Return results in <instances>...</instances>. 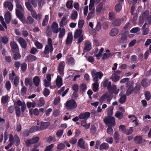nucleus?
Segmentation results:
<instances>
[{"mask_svg": "<svg viewBox=\"0 0 151 151\" xmlns=\"http://www.w3.org/2000/svg\"><path fill=\"white\" fill-rule=\"evenodd\" d=\"M47 44L48 45H45L43 51L44 54L45 55L49 54L50 52L52 53L53 51L52 40L51 38H49L47 39Z\"/></svg>", "mask_w": 151, "mask_h": 151, "instance_id": "nucleus-1", "label": "nucleus"}, {"mask_svg": "<svg viewBox=\"0 0 151 151\" xmlns=\"http://www.w3.org/2000/svg\"><path fill=\"white\" fill-rule=\"evenodd\" d=\"M82 29H78L75 31L74 34V38L76 39L79 38L77 42H76V43H81L83 40V35H82Z\"/></svg>", "mask_w": 151, "mask_h": 151, "instance_id": "nucleus-2", "label": "nucleus"}, {"mask_svg": "<svg viewBox=\"0 0 151 151\" xmlns=\"http://www.w3.org/2000/svg\"><path fill=\"white\" fill-rule=\"evenodd\" d=\"M77 106L76 102L73 99L68 101L65 103V106L66 108L70 110L76 108Z\"/></svg>", "mask_w": 151, "mask_h": 151, "instance_id": "nucleus-3", "label": "nucleus"}, {"mask_svg": "<svg viewBox=\"0 0 151 151\" xmlns=\"http://www.w3.org/2000/svg\"><path fill=\"white\" fill-rule=\"evenodd\" d=\"M112 98V97L107 93L103 94L100 98L99 101L101 104L105 101L106 99L108 102H110Z\"/></svg>", "mask_w": 151, "mask_h": 151, "instance_id": "nucleus-4", "label": "nucleus"}, {"mask_svg": "<svg viewBox=\"0 0 151 151\" xmlns=\"http://www.w3.org/2000/svg\"><path fill=\"white\" fill-rule=\"evenodd\" d=\"M104 122L106 124H109V125L111 126H114L116 124L115 118L114 117L109 116L105 118L104 119Z\"/></svg>", "mask_w": 151, "mask_h": 151, "instance_id": "nucleus-5", "label": "nucleus"}, {"mask_svg": "<svg viewBox=\"0 0 151 151\" xmlns=\"http://www.w3.org/2000/svg\"><path fill=\"white\" fill-rule=\"evenodd\" d=\"M149 12L148 10H146L139 17V22L142 24L144 22L145 19L149 17Z\"/></svg>", "mask_w": 151, "mask_h": 151, "instance_id": "nucleus-6", "label": "nucleus"}, {"mask_svg": "<svg viewBox=\"0 0 151 151\" xmlns=\"http://www.w3.org/2000/svg\"><path fill=\"white\" fill-rule=\"evenodd\" d=\"M11 50L12 52H19V49L17 43L14 41H11L10 43Z\"/></svg>", "mask_w": 151, "mask_h": 151, "instance_id": "nucleus-7", "label": "nucleus"}, {"mask_svg": "<svg viewBox=\"0 0 151 151\" xmlns=\"http://www.w3.org/2000/svg\"><path fill=\"white\" fill-rule=\"evenodd\" d=\"M84 47L83 51L87 52L90 51L92 47L90 42L89 41H86L84 43Z\"/></svg>", "mask_w": 151, "mask_h": 151, "instance_id": "nucleus-8", "label": "nucleus"}, {"mask_svg": "<svg viewBox=\"0 0 151 151\" xmlns=\"http://www.w3.org/2000/svg\"><path fill=\"white\" fill-rule=\"evenodd\" d=\"M90 113L88 112H83L80 114L78 116V117L80 119L87 120L90 117Z\"/></svg>", "mask_w": 151, "mask_h": 151, "instance_id": "nucleus-9", "label": "nucleus"}, {"mask_svg": "<svg viewBox=\"0 0 151 151\" xmlns=\"http://www.w3.org/2000/svg\"><path fill=\"white\" fill-rule=\"evenodd\" d=\"M32 17L36 19H38L40 21L42 18V15L41 14L38 13L37 14L36 12L34 10L30 12Z\"/></svg>", "mask_w": 151, "mask_h": 151, "instance_id": "nucleus-10", "label": "nucleus"}, {"mask_svg": "<svg viewBox=\"0 0 151 151\" xmlns=\"http://www.w3.org/2000/svg\"><path fill=\"white\" fill-rule=\"evenodd\" d=\"M67 16H64L62 18L59 23V25L60 27H64V26L68 22L67 20L68 19Z\"/></svg>", "mask_w": 151, "mask_h": 151, "instance_id": "nucleus-11", "label": "nucleus"}, {"mask_svg": "<svg viewBox=\"0 0 151 151\" xmlns=\"http://www.w3.org/2000/svg\"><path fill=\"white\" fill-rule=\"evenodd\" d=\"M18 42L21 47L24 49H25L27 47V43L24 39L22 37H20L18 40Z\"/></svg>", "mask_w": 151, "mask_h": 151, "instance_id": "nucleus-12", "label": "nucleus"}, {"mask_svg": "<svg viewBox=\"0 0 151 151\" xmlns=\"http://www.w3.org/2000/svg\"><path fill=\"white\" fill-rule=\"evenodd\" d=\"M58 27V24L56 22H54L52 23L51 26V28L52 30L54 33H56L59 32Z\"/></svg>", "mask_w": 151, "mask_h": 151, "instance_id": "nucleus-13", "label": "nucleus"}, {"mask_svg": "<svg viewBox=\"0 0 151 151\" xmlns=\"http://www.w3.org/2000/svg\"><path fill=\"white\" fill-rule=\"evenodd\" d=\"M26 60L25 61L28 62H32L36 61L37 60V58L35 56L30 54L26 57Z\"/></svg>", "mask_w": 151, "mask_h": 151, "instance_id": "nucleus-14", "label": "nucleus"}, {"mask_svg": "<svg viewBox=\"0 0 151 151\" xmlns=\"http://www.w3.org/2000/svg\"><path fill=\"white\" fill-rule=\"evenodd\" d=\"M73 38L72 34L69 32L68 34L67 37L65 41V43L67 45H69L72 42Z\"/></svg>", "mask_w": 151, "mask_h": 151, "instance_id": "nucleus-15", "label": "nucleus"}, {"mask_svg": "<svg viewBox=\"0 0 151 151\" xmlns=\"http://www.w3.org/2000/svg\"><path fill=\"white\" fill-rule=\"evenodd\" d=\"M85 142L83 140L82 138L79 139L78 142V146L81 148L85 149H86V147L85 145Z\"/></svg>", "mask_w": 151, "mask_h": 151, "instance_id": "nucleus-16", "label": "nucleus"}, {"mask_svg": "<svg viewBox=\"0 0 151 151\" xmlns=\"http://www.w3.org/2000/svg\"><path fill=\"white\" fill-rule=\"evenodd\" d=\"M56 83L57 86L58 88H60L63 84L62 78L59 76L57 77Z\"/></svg>", "mask_w": 151, "mask_h": 151, "instance_id": "nucleus-17", "label": "nucleus"}, {"mask_svg": "<svg viewBox=\"0 0 151 151\" xmlns=\"http://www.w3.org/2000/svg\"><path fill=\"white\" fill-rule=\"evenodd\" d=\"M143 140V138L141 136H137L134 137V140L137 144H140Z\"/></svg>", "mask_w": 151, "mask_h": 151, "instance_id": "nucleus-18", "label": "nucleus"}, {"mask_svg": "<svg viewBox=\"0 0 151 151\" xmlns=\"http://www.w3.org/2000/svg\"><path fill=\"white\" fill-rule=\"evenodd\" d=\"M4 7H8V9L11 11L13 9V6L12 3L9 1H5L4 3Z\"/></svg>", "mask_w": 151, "mask_h": 151, "instance_id": "nucleus-19", "label": "nucleus"}, {"mask_svg": "<svg viewBox=\"0 0 151 151\" xmlns=\"http://www.w3.org/2000/svg\"><path fill=\"white\" fill-rule=\"evenodd\" d=\"M11 13L9 11H7L4 15V19L6 22L9 24L11 20Z\"/></svg>", "mask_w": 151, "mask_h": 151, "instance_id": "nucleus-20", "label": "nucleus"}, {"mask_svg": "<svg viewBox=\"0 0 151 151\" xmlns=\"http://www.w3.org/2000/svg\"><path fill=\"white\" fill-rule=\"evenodd\" d=\"M29 114L31 115L33 114L35 116H38L39 115V111L37 108H35L33 110L32 109H29Z\"/></svg>", "mask_w": 151, "mask_h": 151, "instance_id": "nucleus-21", "label": "nucleus"}, {"mask_svg": "<svg viewBox=\"0 0 151 151\" xmlns=\"http://www.w3.org/2000/svg\"><path fill=\"white\" fill-rule=\"evenodd\" d=\"M40 78L38 76H35L33 79V82L35 86L36 87H37L39 86L40 84Z\"/></svg>", "mask_w": 151, "mask_h": 151, "instance_id": "nucleus-22", "label": "nucleus"}, {"mask_svg": "<svg viewBox=\"0 0 151 151\" xmlns=\"http://www.w3.org/2000/svg\"><path fill=\"white\" fill-rule=\"evenodd\" d=\"M141 85L144 87H147L150 84V81L146 78H144L141 81Z\"/></svg>", "mask_w": 151, "mask_h": 151, "instance_id": "nucleus-23", "label": "nucleus"}, {"mask_svg": "<svg viewBox=\"0 0 151 151\" xmlns=\"http://www.w3.org/2000/svg\"><path fill=\"white\" fill-rule=\"evenodd\" d=\"M119 32V30L117 28L112 29L109 33V35L111 36H114L117 35Z\"/></svg>", "mask_w": 151, "mask_h": 151, "instance_id": "nucleus-24", "label": "nucleus"}, {"mask_svg": "<svg viewBox=\"0 0 151 151\" xmlns=\"http://www.w3.org/2000/svg\"><path fill=\"white\" fill-rule=\"evenodd\" d=\"M50 123L49 122H43L41 124L40 127L41 130L46 129L49 125Z\"/></svg>", "mask_w": 151, "mask_h": 151, "instance_id": "nucleus-25", "label": "nucleus"}, {"mask_svg": "<svg viewBox=\"0 0 151 151\" xmlns=\"http://www.w3.org/2000/svg\"><path fill=\"white\" fill-rule=\"evenodd\" d=\"M45 104V101L43 98H40L37 102V104L38 106L41 107L43 106Z\"/></svg>", "mask_w": 151, "mask_h": 151, "instance_id": "nucleus-26", "label": "nucleus"}, {"mask_svg": "<svg viewBox=\"0 0 151 151\" xmlns=\"http://www.w3.org/2000/svg\"><path fill=\"white\" fill-rule=\"evenodd\" d=\"M121 20L120 19H117L112 22V24L114 27H117L120 25Z\"/></svg>", "mask_w": 151, "mask_h": 151, "instance_id": "nucleus-27", "label": "nucleus"}, {"mask_svg": "<svg viewBox=\"0 0 151 151\" xmlns=\"http://www.w3.org/2000/svg\"><path fill=\"white\" fill-rule=\"evenodd\" d=\"M25 5L27 10L30 12H32L33 10V7L31 5V2H25Z\"/></svg>", "mask_w": 151, "mask_h": 151, "instance_id": "nucleus-28", "label": "nucleus"}, {"mask_svg": "<svg viewBox=\"0 0 151 151\" xmlns=\"http://www.w3.org/2000/svg\"><path fill=\"white\" fill-rule=\"evenodd\" d=\"M133 92L134 89H133V86L132 85H130L129 87L127 90L126 94L127 96H129Z\"/></svg>", "mask_w": 151, "mask_h": 151, "instance_id": "nucleus-29", "label": "nucleus"}, {"mask_svg": "<svg viewBox=\"0 0 151 151\" xmlns=\"http://www.w3.org/2000/svg\"><path fill=\"white\" fill-rule=\"evenodd\" d=\"M141 86L139 84H136L134 87H133L134 92V93H137L140 90Z\"/></svg>", "mask_w": 151, "mask_h": 151, "instance_id": "nucleus-30", "label": "nucleus"}, {"mask_svg": "<svg viewBox=\"0 0 151 151\" xmlns=\"http://www.w3.org/2000/svg\"><path fill=\"white\" fill-rule=\"evenodd\" d=\"M16 14L17 17L20 19H23V15L22 12L19 9H16Z\"/></svg>", "mask_w": 151, "mask_h": 151, "instance_id": "nucleus-31", "label": "nucleus"}, {"mask_svg": "<svg viewBox=\"0 0 151 151\" xmlns=\"http://www.w3.org/2000/svg\"><path fill=\"white\" fill-rule=\"evenodd\" d=\"M14 53L13 55V57L14 59L15 60H17L20 59L21 55L18 52H13Z\"/></svg>", "mask_w": 151, "mask_h": 151, "instance_id": "nucleus-32", "label": "nucleus"}, {"mask_svg": "<svg viewBox=\"0 0 151 151\" xmlns=\"http://www.w3.org/2000/svg\"><path fill=\"white\" fill-rule=\"evenodd\" d=\"M8 38L6 36L0 37V42L3 43L4 44H6L8 42Z\"/></svg>", "mask_w": 151, "mask_h": 151, "instance_id": "nucleus-33", "label": "nucleus"}, {"mask_svg": "<svg viewBox=\"0 0 151 151\" xmlns=\"http://www.w3.org/2000/svg\"><path fill=\"white\" fill-rule=\"evenodd\" d=\"M34 19L30 16H29L27 18L26 23L27 24H30L33 23Z\"/></svg>", "mask_w": 151, "mask_h": 151, "instance_id": "nucleus-34", "label": "nucleus"}, {"mask_svg": "<svg viewBox=\"0 0 151 151\" xmlns=\"http://www.w3.org/2000/svg\"><path fill=\"white\" fill-rule=\"evenodd\" d=\"M58 72L60 74H61L63 72L64 69V67L63 63H60L58 65Z\"/></svg>", "mask_w": 151, "mask_h": 151, "instance_id": "nucleus-35", "label": "nucleus"}, {"mask_svg": "<svg viewBox=\"0 0 151 151\" xmlns=\"http://www.w3.org/2000/svg\"><path fill=\"white\" fill-rule=\"evenodd\" d=\"M86 88V86L84 83L81 84L80 86V91L83 93L85 92Z\"/></svg>", "mask_w": 151, "mask_h": 151, "instance_id": "nucleus-36", "label": "nucleus"}, {"mask_svg": "<svg viewBox=\"0 0 151 151\" xmlns=\"http://www.w3.org/2000/svg\"><path fill=\"white\" fill-rule=\"evenodd\" d=\"M109 147V145L108 143L104 142L101 144L99 147V149L100 150L106 149Z\"/></svg>", "mask_w": 151, "mask_h": 151, "instance_id": "nucleus-37", "label": "nucleus"}, {"mask_svg": "<svg viewBox=\"0 0 151 151\" xmlns=\"http://www.w3.org/2000/svg\"><path fill=\"white\" fill-rule=\"evenodd\" d=\"M126 99L127 97L126 95L125 94L121 96L119 99V101L120 104H123L125 102L126 100Z\"/></svg>", "mask_w": 151, "mask_h": 151, "instance_id": "nucleus-38", "label": "nucleus"}, {"mask_svg": "<svg viewBox=\"0 0 151 151\" xmlns=\"http://www.w3.org/2000/svg\"><path fill=\"white\" fill-rule=\"evenodd\" d=\"M115 116L119 119H121L123 117V113L118 111L115 113Z\"/></svg>", "mask_w": 151, "mask_h": 151, "instance_id": "nucleus-39", "label": "nucleus"}, {"mask_svg": "<svg viewBox=\"0 0 151 151\" xmlns=\"http://www.w3.org/2000/svg\"><path fill=\"white\" fill-rule=\"evenodd\" d=\"M16 115L17 116L19 117L21 113L20 108L18 106H15Z\"/></svg>", "mask_w": 151, "mask_h": 151, "instance_id": "nucleus-40", "label": "nucleus"}, {"mask_svg": "<svg viewBox=\"0 0 151 151\" xmlns=\"http://www.w3.org/2000/svg\"><path fill=\"white\" fill-rule=\"evenodd\" d=\"M122 9V6L121 4H117L115 6V9L117 13H119Z\"/></svg>", "mask_w": 151, "mask_h": 151, "instance_id": "nucleus-41", "label": "nucleus"}, {"mask_svg": "<svg viewBox=\"0 0 151 151\" xmlns=\"http://www.w3.org/2000/svg\"><path fill=\"white\" fill-rule=\"evenodd\" d=\"M103 3L101 2L96 6V11L97 12H100L102 10Z\"/></svg>", "mask_w": 151, "mask_h": 151, "instance_id": "nucleus-42", "label": "nucleus"}, {"mask_svg": "<svg viewBox=\"0 0 151 151\" xmlns=\"http://www.w3.org/2000/svg\"><path fill=\"white\" fill-rule=\"evenodd\" d=\"M77 17L78 13L77 12L74 10H73V13H72L71 15V19L72 20L76 19L77 18Z\"/></svg>", "mask_w": 151, "mask_h": 151, "instance_id": "nucleus-43", "label": "nucleus"}, {"mask_svg": "<svg viewBox=\"0 0 151 151\" xmlns=\"http://www.w3.org/2000/svg\"><path fill=\"white\" fill-rule=\"evenodd\" d=\"M81 125L84 127L86 129H88L90 127V124L87 125L86 120H84L81 121Z\"/></svg>", "mask_w": 151, "mask_h": 151, "instance_id": "nucleus-44", "label": "nucleus"}, {"mask_svg": "<svg viewBox=\"0 0 151 151\" xmlns=\"http://www.w3.org/2000/svg\"><path fill=\"white\" fill-rule=\"evenodd\" d=\"M65 34V29L63 28L60 31L58 35L59 37L60 38H62L63 37Z\"/></svg>", "mask_w": 151, "mask_h": 151, "instance_id": "nucleus-45", "label": "nucleus"}, {"mask_svg": "<svg viewBox=\"0 0 151 151\" xmlns=\"http://www.w3.org/2000/svg\"><path fill=\"white\" fill-rule=\"evenodd\" d=\"M48 20V16L47 15H45V18L43 19L42 23V26H46Z\"/></svg>", "mask_w": 151, "mask_h": 151, "instance_id": "nucleus-46", "label": "nucleus"}, {"mask_svg": "<svg viewBox=\"0 0 151 151\" xmlns=\"http://www.w3.org/2000/svg\"><path fill=\"white\" fill-rule=\"evenodd\" d=\"M114 107L111 106L109 107L108 109L107 110V114L109 116H111L113 114V110L114 109Z\"/></svg>", "mask_w": 151, "mask_h": 151, "instance_id": "nucleus-47", "label": "nucleus"}, {"mask_svg": "<svg viewBox=\"0 0 151 151\" xmlns=\"http://www.w3.org/2000/svg\"><path fill=\"white\" fill-rule=\"evenodd\" d=\"M73 1L72 0L68 1L66 4V7L69 9H72L73 8Z\"/></svg>", "mask_w": 151, "mask_h": 151, "instance_id": "nucleus-48", "label": "nucleus"}, {"mask_svg": "<svg viewBox=\"0 0 151 151\" xmlns=\"http://www.w3.org/2000/svg\"><path fill=\"white\" fill-rule=\"evenodd\" d=\"M27 64L25 62L22 63L21 65V70L23 72L25 71L27 68Z\"/></svg>", "mask_w": 151, "mask_h": 151, "instance_id": "nucleus-49", "label": "nucleus"}, {"mask_svg": "<svg viewBox=\"0 0 151 151\" xmlns=\"http://www.w3.org/2000/svg\"><path fill=\"white\" fill-rule=\"evenodd\" d=\"M25 143L26 147H30L31 146L32 144H33L31 139H27L25 142Z\"/></svg>", "mask_w": 151, "mask_h": 151, "instance_id": "nucleus-50", "label": "nucleus"}, {"mask_svg": "<svg viewBox=\"0 0 151 151\" xmlns=\"http://www.w3.org/2000/svg\"><path fill=\"white\" fill-rule=\"evenodd\" d=\"M145 99L147 101H149L151 98V95L150 92L149 91H146L145 92Z\"/></svg>", "mask_w": 151, "mask_h": 151, "instance_id": "nucleus-51", "label": "nucleus"}, {"mask_svg": "<svg viewBox=\"0 0 151 151\" xmlns=\"http://www.w3.org/2000/svg\"><path fill=\"white\" fill-rule=\"evenodd\" d=\"M132 127H130L129 129H126V130L124 132V134L126 135H128L131 134L133 131Z\"/></svg>", "mask_w": 151, "mask_h": 151, "instance_id": "nucleus-52", "label": "nucleus"}, {"mask_svg": "<svg viewBox=\"0 0 151 151\" xmlns=\"http://www.w3.org/2000/svg\"><path fill=\"white\" fill-rule=\"evenodd\" d=\"M111 79L112 81L115 82H116L120 79V76L118 75H114L113 76L111 77Z\"/></svg>", "mask_w": 151, "mask_h": 151, "instance_id": "nucleus-53", "label": "nucleus"}, {"mask_svg": "<svg viewBox=\"0 0 151 151\" xmlns=\"http://www.w3.org/2000/svg\"><path fill=\"white\" fill-rule=\"evenodd\" d=\"M114 138L115 142L116 143H118L119 140V135L117 132H115L114 134Z\"/></svg>", "mask_w": 151, "mask_h": 151, "instance_id": "nucleus-54", "label": "nucleus"}, {"mask_svg": "<svg viewBox=\"0 0 151 151\" xmlns=\"http://www.w3.org/2000/svg\"><path fill=\"white\" fill-rule=\"evenodd\" d=\"M40 127L37 126H34L32 127L30 129V130L31 131V132H35L38 130H40Z\"/></svg>", "mask_w": 151, "mask_h": 151, "instance_id": "nucleus-55", "label": "nucleus"}, {"mask_svg": "<svg viewBox=\"0 0 151 151\" xmlns=\"http://www.w3.org/2000/svg\"><path fill=\"white\" fill-rule=\"evenodd\" d=\"M50 92V91L48 88H45L43 90V95L47 97L49 95Z\"/></svg>", "mask_w": 151, "mask_h": 151, "instance_id": "nucleus-56", "label": "nucleus"}, {"mask_svg": "<svg viewBox=\"0 0 151 151\" xmlns=\"http://www.w3.org/2000/svg\"><path fill=\"white\" fill-rule=\"evenodd\" d=\"M40 138L39 137H33L31 139L33 144L37 143L39 141Z\"/></svg>", "mask_w": 151, "mask_h": 151, "instance_id": "nucleus-57", "label": "nucleus"}, {"mask_svg": "<svg viewBox=\"0 0 151 151\" xmlns=\"http://www.w3.org/2000/svg\"><path fill=\"white\" fill-rule=\"evenodd\" d=\"M19 79L17 76H16L14 78V84L16 87H17L19 83Z\"/></svg>", "mask_w": 151, "mask_h": 151, "instance_id": "nucleus-58", "label": "nucleus"}, {"mask_svg": "<svg viewBox=\"0 0 151 151\" xmlns=\"http://www.w3.org/2000/svg\"><path fill=\"white\" fill-rule=\"evenodd\" d=\"M93 90L94 92H96L98 89L99 85L98 84V83H93Z\"/></svg>", "mask_w": 151, "mask_h": 151, "instance_id": "nucleus-59", "label": "nucleus"}, {"mask_svg": "<svg viewBox=\"0 0 151 151\" xmlns=\"http://www.w3.org/2000/svg\"><path fill=\"white\" fill-rule=\"evenodd\" d=\"M113 126H110V125H108V128L107 129V132L109 134H112L113 130L112 129Z\"/></svg>", "mask_w": 151, "mask_h": 151, "instance_id": "nucleus-60", "label": "nucleus"}, {"mask_svg": "<svg viewBox=\"0 0 151 151\" xmlns=\"http://www.w3.org/2000/svg\"><path fill=\"white\" fill-rule=\"evenodd\" d=\"M11 86V84L10 82L9 81H7L5 83V87L8 91L10 90Z\"/></svg>", "mask_w": 151, "mask_h": 151, "instance_id": "nucleus-61", "label": "nucleus"}, {"mask_svg": "<svg viewBox=\"0 0 151 151\" xmlns=\"http://www.w3.org/2000/svg\"><path fill=\"white\" fill-rule=\"evenodd\" d=\"M84 24V21L83 19H81L78 22V27L79 29H82V27H83Z\"/></svg>", "mask_w": 151, "mask_h": 151, "instance_id": "nucleus-62", "label": "nucleus"}, {"mask_svg": "<svg viewBox=\"0 0 151 151\" xmlns=\"http://www.w3.org/2000/svg\"><path fill=\"white\" fill-rule=\"evenodd\" d=\"M145 22H147V23L148 25L151 24V15H150L149 17H147L145 20Z\"/></svg>", "mask_w": 151, "mask_h": 151, "instance_id": "nucleus-63", "label": "nucleus"}, {"mask_svg": "<svg viewBox=\"0 0 151 151\" xmlns=\"http://www.w3.org/2000/svg\"><path fill=\"white\" fill-rule=\"evenodd\" d=\"M54 145L51 144L46 147L44 151H52V149Z\"/></svg>", "mask_w": 151, "mask_h": 151, "instance_id": "nucleus-64", "label": "nucleus"}]
</instances>
